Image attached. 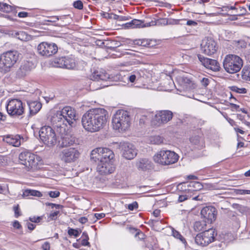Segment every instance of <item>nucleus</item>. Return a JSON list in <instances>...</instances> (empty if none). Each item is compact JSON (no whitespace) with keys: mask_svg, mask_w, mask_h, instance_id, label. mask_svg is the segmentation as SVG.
Wrapping results in <instances>:
<instances>
[{"mask_svg":"<svg viewBox=\"0 0 250 250\" xmlns=\"http://www.w3.org/2000/svg\"><path fill=\"white\" fill-rule=\"evenodd\" d=\"M108 119L106 110L101 108L92 109L85 113L82 118L83 128L87 132L94 133L104 128Z\"/></svg>","mask_w":250,"mask_h":250,"instance_id":"obj_1","label":"nucleus"},{"mask_svg":"<svg viewBox=\"0 0 250 250\" xmlns=\"http://www.w3.org/2000/svg\"><path fill=\"white\" fill-rule=\"evenodd\" d=\"M52 121L53 123L62 122L63 124L74 127L76 125V110L70 106H66L57 112L52 117Z\"/></svg>","mask_w":250,"mask_h":250,"instance_id":"obj_2","label":"nucleus"},{"mask_svg":"<svg viewBox=\"0 0 250 250\" xmlns=\"http://www.w3.org/2000/svg\"><path fill=\"white\" fill-rule=\"evenodd\" d=\"M112 123L113 128L120 132H125L130 126L131 117L126 110H118L112 117Z\"/></svg>","mask_w":250,"mask_h":250,"instance_id":"obj_3","label":"nucleus"},{"mask_svg":"<svg viewBox=\"0 0 250 250\" xmlns=\"http://www.w3.org/2000/svg\"><path fill=\"white\" fill-rule=\"evenodd\" d=\"M19 53L16 50L6 51L0 56V72L5 74L9 72L19 59Z\"/></svg>","mask_w":250,"mask_h":250,"instance_id":"obj_4","label":"nucleus"},{"mask_svg":"<svg viewBox=\"0 0 250 250\" xmlns=\"http://www.w3.org/2000/svg\"><path fill=\"white\" fill-rule=\"evenodd\" d=\"M179 159L178 155L174 151L162 149L153 156L154 161L162 166H168L176 163Z\"/></svg>","mask_w":250,"mask_h":250,"instance_id":"obj_5","label":"nucleus"},{"mask_svg":"<svg viewBox=\"0 0 250 250\" xmlns=\"http://www.w3.org/2000/svg\"><path fill=\"white\" fill-rule=\"evenodd\" d=\"M223 64L226 71L230 74H234L240 70L243 65V61L237 55L229 54L225 56Z\"/></svg>","mask_w":250,"mask_h":250,"instance_id":"obj_6","label":"nucleus"},{"mask_svg":"<svg viewBox=\"0 0 250 250\" xmlns=\"http://www.w3.org/2000/svg\"><path fill=\"white\" fill-rule=\"evenodd\" d=\"M20 163L25 166L26 169L35 170L38 168L39 163L40 162L39 157L29 152H22L19 156Z\"/></svg>","mask_w":250,"mask_h":250,"instance_id":"obj_7","label":"nucleus"},{"mask_svg":"<svg viewBox=\"0 0 250 250\" xmlns=\"http://www.w3.org/2000/svg\"><path fill=\"white\" fill-rule=\"evenodd\" d=\"M114 157L112 150L106 147H98L93 149L90 154L91 159L95 162H111Z\"/></svg>","mask_w":250,"mask_h":250,"instance_id":"obj_8","label":"nucleus"},{"mask_svg":"<svg viewBox=\"0 0 250 250\" xmlns=\"http://www.w3.org/2000/svg\"><path fill=\"white\" fill-rule=\"evenodd\" d=\"M39 137L47 146H52L57 144V134L55 130L50 126L42 127L39 131Z\"/></svg>","mask_w":250,"mask_h":250,"instance_id":"obj_9","label":"nucleus"},{"mask_svg":"<svg viewBox=\"0 0 250 250\" xmlns=\"http://www.w3.org/2000/svg\"><path fill=\"white\" fill-rule=\"evenodd\" d=\"M216 235L214 229H209L197 234L195 242L198 245L205 247L214 241Z\"/></svg>","mask_w":250,"mask_h":250,"instance_id":"obj_10","label":"nucleus"},{"mask_svg":"<svg viewBox=\"0 0 250 250\" xmlns=\"http://www.w3.org/2000/svg\"><path fill=\"white\" fill-rule=\"evenodd\" d=\"M54 62L56 67L68 69H75L78 64L76 59L72 55L56 58Z\"/></svg>","mask_w":250,"mask_h":250,"instance_id":"obj_11","label":"nucleus"},{"mask_svg":"<svg viewBox=\"0 0 250 250\" xmlns=\"http://www.w3.org/2000/svg\"><path fill=\"white\" fill-rule=\"evenodd\" d=\"M7 113L11 116H18L24 113L22 102L19 99H13L9 101L6 105Z\"/></svg>","mask_w":250,"mask_h":250,"instance_id":"obj_12","label":"nucleus"},{"mask_svg":"<svg viewBox=\"0 0 250 250\" xmlns=\"http://www.w3.org/2000/svg\"><path fill=\"white\" fill-rule=\"evenodd\" d=\"M37 50L41 55L48 57L57 52L58 46L54 43L42 42L38 45Z\"/></svg>","mask_w":250,"mask_h":250,"instance_id":"obj_13","label":"nucleus"},{"mask_svg":"<svg viewBox=\"0 0 250 250\" xmlns=\"http://www.w3.org/2000/svg\"><path fill=\"white\" fill-rule=\"evenodd\" d=\"M201 49L204 53L208 55L214 54L217 50L216 43L210 38H206L201 44Z\"/></svg>","mask_w":250,"mask_h":250,"instance_id":"obj_14","label":"nucleus"},{"mask_svg":"<svg viewBox=\"0 0 250 250\" xmlns=\"http://www.w3.org/2000/svg\"><path fill=\"white\" fill-rule=\"evenodd\" d=\"M123 156L128 160L133 159L137 154V150L135 146L129 143H124L122 146Z\"/></svg>","mask_w":250,"mask_h":250,"instance_id":"obj_15","label":"nucleus"},{"mask_svg":"<svg viewBox=\"0 0 250 250\" xmlns=\"http://www.w3.org/2000/svg\"><path fill=\"white\" fill-rule=\"evenodd\" d=\"M79 153L74 148H66L62 152V160L65 163H71L76 161L79 157Z\"/></svg>","mask_w":250,"mask_h":250,"instance_id":"obj_16","label":"nucleus"},{"mask_svg":"<svg viewBox=\"0 0 250 250\" xmlns=\"http://www.w3.org/2000/svg\"><path fill=\"white\" fill-rule=\"evenodd\" d=\"M198 58L202 64L207 68L215 72L219 70L220 65L217 61L205 58L201 55H198Z\"/></svg>","mask_w":250,"mask_h":250,"instance_id":"obj_17","label":"nucleus"},{"mask_svg":"<svg viewBox=\"0 0 250 250\" xmlns=\"http://www.w3.org/2000/svg\"><path fill=\"white\" fill-rule=\"evenodd\" d=\"M97 170L101 175H106L113 173L115 170V167L112 162H97Z\"/></svg>","mask_w":250,"mask_h":250,"instance_id":"obj_18","label":"nucleus"},{"mask_svg":"<svg viewBox=\"0 0 250 250\" xmlns=\"http://www.w3.org/2000/svg\"><path fill=\"white\" fill-rule=\"evenodd\" d=\"M173 117V113L170 110L160 111L155 115L154 120L159 125L164 124L170 120Z\"/></svg>","mask_w":250,"mask_h":250,"instance_id":"obj_19","label":"nucleus"},{"mask_svg":"<svg viewBox=\"0 0 250 250\" xmlns=\"http://www.w3.org/2000/svg\"><path fill=\"white\" fill-rule=\"evenodd\" d=\"M201 214L208 222H212L216 218L215 208L211 206L205 207L202 209Z\"/></svg>","mask_w":250,"mask_h":250,"instance_id":"obj_20","label":"nucleus"},{"mask_svg":"<svg viewBox=\"0 0 250 250\" xmlns=\"http://www.w3.org/2000/svg\"><path fill=\"white\" fill-rule=\"evenodd\" d=\"M3 141L10 145L15 147H19L21 146V141L24 139L20 135H8L3 138Z\"/></svg>","mask_w":250,"mask_h":250,"instance_id":"obj_21","label":"nucleus"},{"mask_svg":"<svg viewBox=\"0 0 250 250\" xmlns=\"http://www.w3.org/2000/svg\"><path fill=\"white\" fill-rule=\"evenodd\" d=\"M109 78V75L103 69L95 70L90 76V79L93 81H106Z\"/></svg>","mask_w":250,"mask_h":250,"instance_id":"obj_22","label":"nucleus"},{"mask_svg":"<svg viewBox=\"0 0 250 250\" xmlns=\"http://www.w3.org/2000/svg\"><path fill=\"white\" fill-rule=\"evenodd\" d=\"M33 66V64L32 62L29 61L24 62L17 71L18 76L19 78L24 77L31 70Z\"/></svg>","mask_w":250,"mask_h":250,"instance_id":"obj_23","label":"nucleus"},{"mask_svg":"<svg viewBox=\"0 0 250 250\" xmlns=\"http://www.w3.org/2000/svg\"><path fill=\"white\" fill-rule=\"evenodd\" d=\"M29 109V113L31 116L37 113L42 108V104L38 101H30L27 102Z\"/></svg>","mask_w":250,"mask_h":250,"instance_id":"obj_24","label":"nucleus"},{"mask_svg":"<svg viewBox=\"0 0 250 250\" xmlns=\"http://www.w3.org/2000/svg\"><path fill=\"white\" fill-rule=\"evenodd\" d=\"M136 167L139 169L146 170L152 167V163L148 159H140L136 163Z\"/></svg>","mask_w":250,"mask_h":250,"instance_id":"obj_25","label":"nucleus"},{"mask_svg":"<svg viewBox=\"0 0 250 250\" xmlns=\"http://www.w3.org/2000/svg\"><path fill=\"white\" fill-rule=\"evenodd\" d=\"M71 126L69 127L67 126V124H63V125H57V128L56 129V134H58L61 138L62 137H64L70 133H71Z\"/></svg>","mask_w":250,"mask_h":250,"instance_id":"obj_26","label":"nucleus"},{"mask_svg":"<svg viewBox=\"0 0 250 250\" xmlns=\"http://www.w3.org/2000/svg\"><path fill=\"white\" fill-rule=\"evenodd\" d=\"M190 143L196 148H201L204 146V142L201 137L199 135H193L190 138Z\"/></svg>","mask_w":250,"mask_h":250,"instance_id":"obj_27","label":"nucleus"},{"mask_svg":"<svg viewBox=\"0 0 250 250\" xmlns=\"http://www.w3.org/2000/svg\"><path fill=\"white\" fill-rule=\"evenodd\" d=\"M74 143V140L72 137L71 133L61 138V146L62 147L68 146L72 145Z\"/></svg>","mask_w":250,"mask_h":250,"instance_id":"obj_28","label":"nucleus"},{"mask_svg":"<svg viewBox=\"0 0 250 250\" xmlns=\"http://www.w3.org/2000/svg\"><path fill=\"white\" fill-rule=\"evenodd\" d=\"M186 184L187 185V187L190 188L187 189L188 192L191 191H198L202 188V185L198 182H190L187 183ZM186 190H187V189H186Z\"/></svg>","mask_w":250,"mask_h":250,"instance_id":"obj_29","label":"nucleus"},{"mask_svg":"<svg viewBox=\"0 0 250 250\" xmlns=\"http://www.w3.org/2000/svg\"><path fill=\"white\" fill-rule=\"evenodd\" d=\"M242 78L247 81H250V66H245L241 71Z\"/></svg>","mask_w":250,"mask_h":250,"instance_id":"obj_30","label":"nucleus"},{"mask_svg":"<svg viewBox=\"0 0 250 250\" xmlns=\"http://www.w3.org/2000/svg\"><path fill=\"white\" fill-rule=\"evenodd\" d=\"M29 195L37 196V197H41L42 196V194L41 192L32 189H26L25 190L22 194V196L24 197L28 196Z\"/></svg>","mask_w":250,"mask_h":250,"instance_id":"obj_31","label":"nucleus"},{"mask_svg":"<svg viewBox=\"0 0 250 250\" xmlns=\"http://www.w3.org/2000/svg\"><path fill=\"white\" fill-rule=\"evenodd\" d=\"M82 238V245L83 246H90V243L88 242L89 237L86 232H83V233Z\"/></svg>","mask_w":250,"mask_h":250,"instance_id":"obj_32","label":"nucleus"},{"mask_svg":"<svg viewBox=\"0 0 250 250\" xmlns=\"http://www.w3.org/2000/svg\"><path fill=\"white\" fill-rule=\"evenodd\" d=\"M150 141L153 144L160 145L163 143L164 140L163 138L160 136H155L151 138Z\"/></svg>","mask_w":250,"mask_h":250,"instance_id":"obj_33","label":"nucleus"},{"mask_svg":"<svg viewBox=\"0 0 250 250\" xmlns=\"http://www.w3.org/2000/svg\"><path fill=\"white\" fill-rule=\"evenodd\" d=\"M172 235L175 238L179 239L183 243L186 242L185 238L181 235L180 232L173 228L172 229Z\"/></svg>","mask_w":250,"mask_h":250,"instance_id":"obj_34","label":"nucleus"},{"mask_svg":"<svg viewBox=\"0 0 250 250\" xmlns=\"http://www.w3.org/2000/svg\"><path fill=\"white\" fill-rule=\"evenodd\" d=\"M206 225L205 222L197 221L194 225V229L196 231H200L204 229V226Z\"/></svg>","mask_w":250,"mask_h":250,"instance_id":"obj_35","label":"nucleus"},{"mask_svg":"<svg viewBox=\"0 0 250 250\" xmlns=\"http://www.w3.org/2000/svg\"><path fill=\"white\" fill-rule=\"evenodd\" d=\"M230 89L232 91L237 93L245 94L247 93V89L245 88H239L236 86H232L230 87Z\"/></svg>","mask_w":250,"mask_h":250,"instance_id":"obj_36","label":"nucleus"},{"mask_svg":"<svg viewBox=\"0 0 250 250\" xmlns=\"http://www.w3.org/2000/svg\"><path fill=\"white\" fill-rule=\"evenodd\" d=\"M139 77V73L138 72H134L133 74H131L127 77V79L129 82L131 83H134L136 79Z\"/></svg>","mask_w":250,"mask_h":250,"instance_id":"obj_37","label":"nucleus"},{"mask_svg":"<svg viewBox=\"0 0 250 250\" xmlns=\"http://www.w3.org/2000/svg\"><path fill=\"white\" fill-rule=\"evenodd\" d=\"M134 28H143L146 26H148V25H146L144 24L143 21L137 19H134Z\"/></svg>","mask_w":250,"mask_h":250,"instance_id":"obj_38","label":"nucleus"},{"mask_svg":"<svg viewBox=\"0 0 250 250\" xmlns=\"http://www.w3.org/2000/svg\"><path fill=\"white\" fill-rule=\"evenodd\" d=\"M134 43L143 46H149V43H148V41L145 39L136 40Z\"/></svg>","mask_w":250,"mask_h":250,"instance_id":"obj_39","label":"nucleus"},{"mask_svg":"<svg viewBox=\"0 0 250 250\" xmlns=\"http://www.w3.org/2000/svg\"><path fill=\"white\" fill-rule=\"evenodd\" d=\"M80 232L78 230L71 228H69L68 230V234L70 236H74L75 237H77L80 235Z\"/></svg>","mask_w":250,"mask_h":250,"instance_id":"obj_40","label":"nucleus"},{"mask_svg":"<svg viewBox=\"0 0 250 250\" xmlns=\"http://www.w3.org/2000/svg\"><path fill=\"white\" fill-rule=\"evenodd\" d=\"M11 10V6L6 3L0 2V10H2L6 12Z\"/></svg>","mask_w":250,"mask_h":250,"instance_id":"obj_41","label":"nucleus"},{"mask_svg":"<svg viewBox=\"0 0 250 250\" xmlns=\"http://www.w3.org/2000/svg\"><path fill=\"white\" fill-rule=\"evenodd\" d=\"M191 198V195L189 194H184V195H180L178 197V202H184L189 198Z\"/></svg>","mask_w":250,"mask_h":250,"instance_id":"obj_42","label":"nucleus"},{"mask_svg":"<svg viewBox=\"0 0 250 250\" xmlns=\"http://www.w3.org/2000/svg\"><path fill=\"white\" fill-rule=\"evenodd\" d=\"M73 6L78 9H82L83 8V3L81 0H76L73 2Z\"/></svg>","mask_w":250,"mask_h":250,"instance_id":"obj_43","label":"nucleus"},{"mask_svg":"<svg viewBox=\"0 0 250 250\" xmlns=\"http://www.w3.org/2000/svg\"><path fill=\"white\" fill-rule=\"evenodd\" d=\"M13 210L15 213V216L16 218H18L19 216L21 215V213L20 211L19 206L17 205L13 207Z\"/></svg>","mask_w":250,"mask_h":250,"instance_id":"obj_44","label":"nucleus"},{"mask_svg":"<svg viewBox=\"0 0 250 250\" xmlns=\"http://www.w3.org/2000/svg\"><path fill=\"white\" fill-rule=\"evenodd\" d=\"M48 194L50 197L56 198L60 196V193L58 190L50 191L49 192Z\"/></svg>","mask_w":250,"mask_h":250,"instance_id":"obj_45","label":"nucleus"},{"mask_svg":"<svg viewBox=\"0 0 250 250\" xmlns=\"http://www.w3.org/2000/svg\"><path fill=\"white\" fill-rule=\"evenodd\" d=\"M247 46V43L243 40H240L237 42V46L238 47L245 48Z\"/></svg>","mask_w":250,"mask_h":250,"instance_id":"obj_46","label":"nucleus"},{"mask_svg":"<svg viewBox=\"0 0 250 250\" xmlns=\"http://www.w3.org/2000/svg\"><path fill=\"white\" fill-rule=\"evenodd\" d=\"M138 208V204L136 202H134L128 205V208L130 210H133L135 208Z\"/></svg>","mask_w":250,"mask_h":250,"instance_id":"obj_47","label":"nucleus"},{"mask_svg":"<svg viewBox=\"0 0 250 250\" xmlns=\"http://www.w3.org/2000/svg\"><path fill=\"white\" fill-rule=\"evenodd\" d=\"M42 249L43 250H50V243L48 242H45L42 245Z\"/></svg>","mask_w":250,"mask_h":250,"instance_id":"obj_48","label":"nucleus"},{"mask_svg":"<svg viewBox=\"0 0 250 250\" xmlns=\"http://www.w3.org/2000/svg\"><path fill=\"white\" fill-rule=\"evenodd\" d=\"M42 219L41 217H32L29 218V220L32 222L38 223Z\"/></svg>","mask_w":250,"mask_h":250,"instance_id":"obj_49","label":"nucleus"},{"mask_svg":"<svg viewBox=\"0 0 250 250\" xmlns=\"http://www.w3.org/2000/svg\"><path fill=\"white\" fill-rule=\"evenodd\" d=\"M238 193L241 195L250 194V190L240 189L238 190Z\"/></svg>","mask_w":250,"mask_h":250,"instance_id":"obj_50","label":"nucleus"},{"mask_svg":"<svg viewBox=\"0 0 250 250\" xmlns=\"http://www.w3.org/2000/svg\"><path fill=\"white\" fill-rule=\"evenodd\" d=\"M18 16L20 18H25L28 16V13L26 12H20Z\"/></svg>","mask_w":250,"mask_h":250,"instance_id":"obj_51","label":"nucleus"},{"mask_svg":"<svg viewBox=\"0 0 250 250\" xmlns=\"http://www.w3.org/2000/svg\"><path fill=\"white\" fill-rule=\"evenodd\" d=\"M59 213V211H56L52 212H51L49 217L51 218V219L53 220L54 219L55 217H56L58 214Z\"/></svg>","mask_w":250,"mask_h":250,"instance_id":"obj_52","label":"nucleus"},{"mask_svg":"<svg viewBox=\"0 0 250 250\" xmlns=\"http://www.w3.org/2000/svg\"><path fill=\"white\" fill-rule=\"evenodd\" d=\"M94 215L97 219H100L105 217V214L104 213H95Z\"/></svg>","mask_w":250,"mask_h":250,"instance_id":"obj_53","label":"nucleus"},{"mask_svg":"<svg viewBox=\"0 0 250 250\" xmlns=\"http://www.w3.org/2000/svg\"><path fill=\"white\" fill-rule=\"evenodd\" d=\"M201 82L203 86H206L208 84V79L206 78H204L202 79Z\"/></svg>","mask_w":250,"mask_h":250,"instance_id":"obj_54","label":"nucleus"},{"mask_svg":"<svg viewBox=\"0 0 250 250\" xmlns=\"http://www.w3.org/2000/svg\"><path fill=\"white\" fill-rule=\"evenodd\" d=\"M197 23L196 21H192V20H188L187 21V25H189V26H196L197 25Z\"/></svg>","mask_w":250,"mask_h":250,"instance_id":"obj_55","label":"nucleus"},{"mask_svg":"<svg viewBox=\"0 0 250 250\" xmlns=\"http://www.w3.org/2000/svg\"><path fill=\"white\" fill-rule=\"evenodd\" d=\"M79 221L82 224H84L88 221V219L85 217H82L79 218Z\"/></svg>","mask_w":250,"mask_h":250,"instance_id":"obj_56","label":"nucleus"},{"mask_svg":"<svg viewBox=\"0 0 250 250\" xmlns=\"http://www.w3.org/2000/svg\"><path fill=\"white\" fill-rule=\"evenodd\" d=\"M231 107H232V111H234V110H236V111H239V105H237L236 104H230Z\"/></svg>","mask_w":250,"mask_h":250,"instance_id":"obj_57","label":"nucleus"},{"mask_svg":"<svg viewBox=\"0 0 250 250\" xmlns=\"http://www.w3.org/2000/svg\"><path fill=\"white\" fill-rule=\"evenodd\" d=\"M13 227L16 229H20L21 226L18 221H15L13 225Z\"/></svg>","mask_w":250,"mask_h":250,"instance_id":"obj_58","label":"nucleus"},{"mask_svg":"<svg viewBox=\"0 0 250 250\" xmlns=\"http://www.w3.org/2000/svg\"><path fill=\"white\" fill-rule=\"evenodd\" d=\"M27 226L28 229L30 230H33L35 228V225L31 223H27Z\"/></svg>","mask_w":250,"mask_h":250,"instance_id":"obj_59","label":"nucleus"},{"mask_svg":"<svg viewBox=\"0 0 250 250\" xmlns=\"http://www.w3.org/2000/svg\"><path fill=\"white\" fill-rule=\"evenodd\" d=\"M128 20L127 17L119 16V21H125Z\"/></svg>","mask_w":250,"mask_h":250,"instance_id":"obj_60","label":"nucleus"},{"mask_svg":"<svg viewBox=\"0 0 250 250\" xmlns=\"http://www.w3.org/2000/svg\"><path fill=\"white\" fill-rule=\"evenodd\" d=\"M153 214L155 217H158L160 214V211L159 210L156 209L153 211Z\"/></svg>","mask_w":250,"mask_h":250,"instance_id":"obj_61","label":"nucleus"},{"mask_svg":"<svg viewBox=\"0 0 250 250\" xmlns=\"http://www.w3.org/2000/svg\"><path fill=\"white\" fill-rule=\"evenodd\" d=\"M168 78H167V80H171L169 83H168V84L170 86V87H172L173 85L174 84V83L171 80V77L170 76H167Z\"/></svg>","mask_w":250,"mask_h":250,"instance_id":"obj_62","label":"nucleus"},{"mask_svg":"<svg viewBox=\"0 0 250 250\" xmlns=\"http://www.w3.org/2000/svg\"><path fill=\"white\" fill-rule=\"evenodd\" d=\"M240 11L241 12L240 15H245L246 12H247V10L246 8H245L244 7H242L240 9Z\"/></svg>","mask_w":250,"mask_h":250,"instance_id":"obj_63","label":"nucleus"},{"mask_svg":"<svg viewBox=\"0 0 250 250\" xmlns=\"http://www.w3.org/2000/svg\"><path fill=\"white\" fill-rule=\"evenodd\" d=\"M125 28H131L129 22H126L123 25Z\"/></svg>","mask_w":250,"mask_h":250,"instance_id":"obj_64","label":"nucleus"}]
</instances>
